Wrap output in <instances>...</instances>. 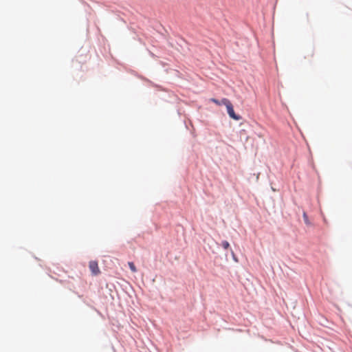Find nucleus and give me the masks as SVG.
<instances>
[{"label":"nucleus","mask_w":352,"mask_h":352,"mask_svg":"<svg viewBox=\"0 0 352 352\" xmlns=\"http://www.w3.org/2000/svg\"><path fill=\"white\" fill-rule=\"evenodd\" d=\"M222 103L223 105L226 107L228 113L230 118L235 120H239L241 119V117L235 113L232 104L228 99L223 98Z\"/></svg>","instance_id":"f257e3e1"},{"label":"nucleus","mask_w":352,"mask_h":352,"mask_svg":"<svg viewBox=\"0 0 352 352\" xmlns=\"http://www.w3.org/2000/svg\"><path fill=\"white\" fill-rule=\"evenodd\" d=\"M89 267L94 276H97L100 273L98 262L96 261H91L89 263Z\"/></svg>","instance_id":"f03ea898"},{"label":"nucleus","mask_w":352,"mask_h":352,"mask_svg":"<svg viewBox=\"0 0 352 352\" xmlns=\"http://www.w3.org/2000/svg\"><path fill=\"white\" fill-rule=\"evenodd\" d=\"M128 265H129V268L131 269V270L133 272H137L136 267L135 266V265H134V263L133 262H129Z\"/></svg>","instance_id":"7ed1b4c3"},{"label":"nucleus","mask_w":352,"mask_h":352,"mask_svg":"<svg viewBox=\"0 0 352 352\" xmlns=\"http://www.w3.org/2000/svg\"><path fill=\"white\" fill-rule=\"evenodd\" d=\"M221 246L226 250L229 248L230 243L227 241H223L221 242Z\"/></svg>","instance_id":"20e7f679"},{"label":"nucleus","mask_w":352,"mask_h":352,"mask_svg":"<svg viewBox=\"0 0 352 352\" xmlns=\"http://www.w3.org/2000/svg\"><path fill=\"white\" fill-rule=\"evenodd\" d=\"M210 101L214 102V104H216L217 105H222L223 104L222 100L221 101H219L218 100H217L215 98H211Z\"/></svg>","instance_id":"39448f33"},{"label":"nucleus","mask_w":352,"mask_h":352,"mask_svg":"<svg viewBox=\"0 0 352 352\" xmlns=\"http://www.w3.org/2000/svg\"><path fill=\"white\" fill-rule=\"evenodd\" d=\"M303 219H304V221H305V223L307 224V225H309L310 224V222L309 221V219H308V217L306 214V212H304L303 213Z\"/></svg>","instance_id":"423d86ee"},{"label":"nucleus","mask_w":352,"mask_h":352,"mask_svg":"<svg viewBox=\"0 0 352 352\" xmlns=\"http://www.w3.org/2000/svg\"><path fill=\"white\" fill-rule=\"evenodd\" d=\"M233 257H234V259L236 261L237 259L236 258V257H234V255L233 256Z\"/></svg>","instance_id":"0eeeda50"}]
</instances>
